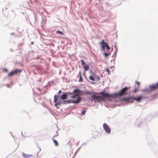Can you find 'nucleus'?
<instances>
[{"label": "nucleus", "instance_id": "4", "mask_svg": "<svg viewBox=\"0 0 158 158\" xmlns=\"http://www.w3.org/2000/svg\"><path fill=\"white\" fill-rule=\"evenodd\" d=\"M100 95V97L102 98H114V93L110 94L107 93H106L104 92H102L99 94Z\"/></svg>", "mask_w": 158, "mask_h": 158}, {"label": "nucleus", "instance_id": "3", "mask_svg": "<svg viewBox=\"0 0 158 158\" xmlns=\"http://www.w3.org/2000/svg\"><path fill=\"white\" fill-rule=\"evenodd\" d=\"M69 93L71 95V97L74 98H77V99H81L80 97L85 94L84 92L79 89H75L73 90L72 93L69 92Z\"/></svg>", "mask_w": 158, "mask_h": 158}, {"label": "nucleus", "instance_id": "27", "mask_svg": "<svg viewBox=\"0 0 158 158\" xmlns=\"http://www.w3.org/2000/svg\"><path fill=\"white\" fill-rule=\"evenodd\" d=\"M136 83L139 85V83L138 81L136 82Z\"/></svg>", "mask_w": 158, "mask_h": 158}, {"label": "nucleus", "instance_id": "21", "mask_svg": "<svg viewBox=\"0 0 158 158\" xmlns=\"http://www.w3.org/2000/svg\"><path fill=\"white\" fill-rule=\"evenodd\" d=\"M106 48L107 49V51H109L110 49V47L107 44V45L106 46Z\"/></svg>", "mask_w": 158, "mask_h": 158}, {"label": "nucleus", "instance_id": "10", "mask_svg": "<svg viewBox=\"0 0 158 158\" xmlns=\"http://www.w3.org/2000/svg\"><path fill=\"white\" fill-rule=\"evenodd\" d=\"M100 44L101 45L102 48L103 50L106 47L107 45L106 43L104 42V40H103L100 43Z\"/></svg>", "mask_w": 158, "mask_h": 158}, {"label": "nucleus", "instance_id": "22", "mask_svg": "<svg viewBox=\"0 0 158 158\" xmlns=\"http://www.w3.org/2000/svg\"><path fill=\"white\" fill-rule=\"evenodd\" d=\"M86 112V110H83L81 112V114L82 115H84L85 113Z\"/></svg>", "mask_w": 158, "mask_h": 158}, {"label": "nucleus", "instance_id": "8", "mask_svg": "<svg viewBox=\"0 0 158 158\" xmlns=\"http://www.w3.org/2000/svg\"><path fill=\"white\" fill-rule=\"evenodd\" d=\"M103 127L106 132L108 134L110 133V128L106 123H103Z\"/></svg>", "mask_w": 158, "mask_h": 158}, {"label": "nucleus", "instance_id": "15", "mask_svg": "<svg viewBox=\"0 0 158 158\" xmlns=\"http://www.w3.org/2000/svg\"><path fill=\"white\" fill-rule=\"evenodd\" d=\"M79 75L80 77L79 80V81L80 82H81L83 81V79L82 78L81 73L80 72L79 73Z\"/></svg>", "mask_w": 158, "mask_h": 158}, {"label": "nucleus", "instance_id": "29", "mask_svg": "<svg viewBox=\"0 0 158 158\" xmlns=\"http://www.w3.org/2000/svg\"><path fill=\"white\" fill-rule=\"evenodd\" d=\"M130 99H132V98H130ZM136 99H141V98H136Z\"/></svg>", "mask_w": 158, "mask_h": 158}, {"label": "nucleus", "instance_id": "9", "mask_svg": "<svg viewBox=\"0 0 158 158\" xmlns=\"http://www.w3.org/2000/svg\"><path fill=\"white\" fill-rule=\"evenodd\" d=\"M135 100L137 102H140L141 99H121L120 101L123 102L124 103H129L130 102H133V100Z\"/></svg>", "mask_w": 158, "mask_h": 158}, {"label": "nucleus", "instance_id": "2", "mask_svg": "<svg viewBox=\"0 0 158 158\" xmlns=\"http://www.w3.org/2000/svg\"><path fill=\"white\" fill-rule=\"evenodd\" d=\"M130 88L126 87L122 89L117 93H114V98H118L120 97H124L129 95L130 93Z\"/></svg>", "mask_w": 158, "mask_h": 158}, {"label": "nucleus", "instance_id": "19", "mask_svg": "<svg viewBox=\"0 0 158 158\" xmlns=\"http://www.w3.org/2000/svg\"><path fill=\"white\" fill-rule=\"evenodd\" d=\"M105 70L108 73V74H109L110 73V71L109 69H108L107 68L105 69Z\"/></svg>", "mask_w": 158, "mask_h": 158}, {"label": "nucleus", "instance_id": "25", "mask_svg": "<svg viewBox=\"0 0 158 158\" xmlns=\"http://www.w3.org/2000/svg\"><path fill=\"white\" fill-rule=\"evenodd\" d=\"M85 93L88 94H91V92H86Z\"/></svg>", "mask_w": 158, "mask_h": 158}, {"label": "nucleus", "instance_id": "13", "mask_svg": "<svg viewBox=\"0 0 158 158\" xmlns=\"http://www.w3.org/2000/svg\"><path fill=\"white\" fill-rule=\"evenodd\" d=\"M55 137V136H54L52 139H53V142L55 144V146H57L58 145V143L57 142L55 139H54V138Z\"/></svg>", "mask_w": 158, "mask_h": 158}, {"label": "nucleus", "instance_id": "14", "mask_svg": "<svg viewBox=\"0 0 158 158\" xmlns=\"http://www.w3.org/2000/svg\"><path fill=\"white\" fill-rule=\"evenodd\" d=\"M93 99H100L99 96H97L95 95H94L93 96Z\"/></svg>", "mask_w": 158, "mask_h": 158}, {"label": "nucleus", "instance_id": "20", "mask_svg": "<svg viewBox=\"0 0 158 158\" xmlns=\"http://www.w3.org/2000/svg\"><path fill=\"white\" fill-rule=\"evenodd\" d=\"M110 55V53H104V55L106 57L107 56H109Z\"/></svg>", "mask_w": 158, "mask_h": 158}, {"label": "nucleus", "instance_id": "23", "mask_svg": "<svg viewBox=\"0 0 158 158\" xmlns=\"http://www.w3.org/2000/svg\"><path fill=\"white\" fill-rule=\"evenodd\" d=\"M3 70L5 72H7L8 71V70L7 69H3Z\"/></svg>", "mask_w": 158, "mask_h": 158}, {"label": "nucleus", "instance_id": "16", "mask_svg": "<svg viewBox=\"0 0 158 158\" xmlns=\"http://www.w3.org/2000/svg\"><path fill=\"white\" fill-rule=\"evenodd\" d=\"M56 33H57L58 34H60L62 35H63L64 34L63 33V32H62L61 31H56Z\"/></svg>", "mask_w": 158, "mask_h": 158}, {"label": "nucleus", "instance_id": "5", "mask_svg": "<svg viewBox=\"0 0 158 158\" xmlns=\"http://www.w3.org/2000/svg\"><path fill=\"white\" fill-rule=\"evenodd\" d=\"M89 79L92 81H95V79L99 80L100 78L99 76H97L95 73H93L92 75H90L89 77Z\"/></svg>", "mask_w": 158, "mask_h": 158}, {"label": "nucleus", "instance_id": "30", "mask_svg": "<svg viewBox=\"0 0 158 158\" xmlns=\"http://www.w3.org/2000/svg\"><path fill=\"white\" fill-rule=\"evenodd\" d=\"M97 100H98V99H97ZM104 99H98L99 101H100V100H102V101H103Z\"/></svg>", "mask_w": 158, "mask_h": 158}, {"label": "nucleus", "instance_id": "33", "mask_svg": "<svg viewBox=\"0 0 158 158\" xmlns=\"http://www.w3.org/2000/svg\"><path fill=\"white\" fill-rule=\"evenodd\" d=\"M92 83H94V82H92Z\"/></svg>", "mask_w": 158, "mask_h": 158}, {"label": "nucleus", "instance_id": "12", "mask_svg": "<svg viewBox=\"0 0 158 158\" xmlns=\"http://www.w3.org/2000/svg\"><path fill=\"white\" fill-rule=\"evenodd\" d=\"M89 66L88 65H85L83 66V68L85 71H86L89 69Z\"/></svg>", "mask_w": 158, "mask_h": 158}, {"label": "nucleus", "instance_id": "6", "mask_svg": "<svg viewBox=\"0 0 158 158\" xmlns=\"http://www.w3.org/2000/svg\"><path fill=\"white\" fill-rule=\"evenodd\" d=\"M21 72L22 70H21L16 69L9 73L8 74V76L9 77L12 76L13 75H16L18 73H21Z\"/></svg>", "mask_w": 158, "mask_h": 158}, {"label": "nucleus", "instance_id": "17", "mask_svg": "<svg viewBox=\"0 0 158 158\" xmlns=\"http://www.w3.org/2000/svg\"><path fill=\"white\" fill-rule=\"evenodd\" d=\"M81 62L82 65H85V62L83 60H81Z\"/></svg>", "mask_w": 158, "mask_h": 158}, {"label": "nucleus", "instance_id": "24", "mask_svg": "<svg viewBox=\"0 0 158 158\" xmlns=\"http://www.w3.org/2000/svg\"><path fill=\"white\" fill-rule=\"evenodd\" d=\"M137 91H138V90H137V89L136 88H135V90L133 91V92H134V93H136Z\"/></svg>", "mask_w": 158, "mask_h": 158}, {"label": "nucleus", "instance_id": "31", "mask_svg": "<svg viewBox=\"0 0 158 158\" xmlns=\"http://www.w3.org/2000/svg\"><path fill=\"white\" fill-rule=\"evenodd\" d=\"M37 90L39 91H40V89H37Z\"/></svg>", "mask_w": 158, "mask_h": 158}, {"label": "nucleus", "instance_id": "26", "mask_svg": "<svg viewBox=\"0 0 158 158\" xmlns=\"http://www.w3.org/2000/svg\"><path fill=\"white\" fill-rule=\"evenodd\" d=\"M61 90H60V91H59L58 92V94L60 95V93H61Z\"/></svg>", "mask_w": 158, "mask_h": 158}, {"label": "nucleus", "instance_id": "18", "mask_svg": "<svg viewBox=\"0 0 158 158\" xmlns=\"http://www.w3.org/2000/svg\"><path fill=\"white\" fill-rule=\"evenodd\" d=\"M23 156L24 157H28L30 156V155L25 154L24 153H23Z\"/></svg>", "mask_w": 158, "mask_h": 158}, {"label": "nucleus", "instance_id": "11", "mask_svg": "<svg viewBox=\"0 0 158 158\" xmlns=\"http://www.w3.org/2000/svg\"><path fill=\"white\" fill-rule=\"evenodd\" d=\"M69 94V93H64V94L61 95L60 99H66V97Z\"/></svg>", "mask_w": 158, "mask_h": 158}, {"label": "nucleus", "instance_id": "1", "mask_svg": "<svg viewBox=\"0 0 158 158\" xmlns=\"http://www.w3.org/2000/svg\"><path fill=\"white\" fill-rule=\"evenodd\" d=\"M64 99H54V102L55 103V106L57 108H59V106H60L61 104H66L67 103H69L71 102H73L75 103H77L80 102L81 99H77V100H75V99H72V100H68L64 101Z\"/></svg>", "mask_w": 158, "mask_h": 158}, {"label": "nucleus", "instance_id": "32", "mask_svg": "<svg viewBox=\"0 0 158 158\" xmlns=\"http://www.w3.org/2000/svg\"><path fill=\"white\" fill-rule=\"evenodd\" d=\"M108 100H110H110H111V99H108Z\"/></svg>", "mask_w": 158, "mask_h": 158}, {"label": "nucleus", "instance_id": "7", "mask_svg": "<svg viewBox=\"0 0 158 158\" xmlns=\"http://www.w3.org/2000/svg\"><path fill=\"white\" fill-rule=\"evenodd\" d=\"M157 89H158V83L155 85L150 86L149 91H152Z\"/></svg>", "mask_w": 158, "mask_h": 158}, {"label": "nucleus", "instance_id": "28", "mask_svg": "<svg viewBox=\"0 0 158 158\" xmlns=\"http://www.w3.org/2000/svg\"><path fill=\"white\" fill-rule=\"evenodd\" d=\"M57 97H58V96H57V95H55V96H54V99H56V98H57Z\"/></svg>", "mask_w": 158, "mask_h": 158}]
</instances>
